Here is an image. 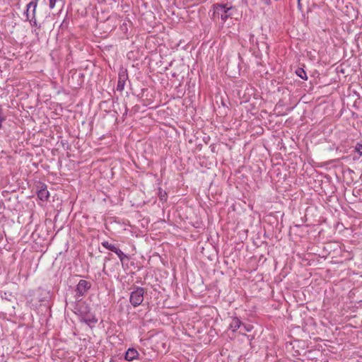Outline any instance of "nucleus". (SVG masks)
Here are the masks:
<instances>
[{
	"instance_id": "nucleus-1",
	"label": "nucleus",
	"mask_w": 362,
	"mask_h": 362,
	"mask_svg": "<svg viewBox=\"0 0 362 362\" xmlns=\"http://www.w3.org/2000/svg\"><path fill=\"white\" fill-rule=\"evenodd\" d=\"M232 8L227 4H214L213 8V13L211 18L214 21L221 18L223 23H225L228 18L230 16L228 11Z\"/></svg>"
},
{
	"instance_id": "nucleus-2",
	"label": "nucleus",
	"mask_w": 362,
	"mask_h": 362,
	"mask_svg": "<svg viewBox=\"0 0 362 362\" xmlns=\"http://www.w3.org/2000/svg\"><path fill=\"white\" fill-rule=\"evenodd\" d=\"M38 0H32L27 4V9L25 11L26 15V20L28 21L30 24L33 26L40 28V25H37V22L35 18V11L37 6Z\"/></svg>"
},
{
	"instance_id": "nucleus-3",
	"label": "nucleus",
	"mask_w": 362,
	"mask_h": 362,
	"mask_svg": "<svg viewBox=\"0 0 362 362\" xmlns=\"http://www.w3.org/2000/svg\"><path fill=\"white\" fill-rule=\"evenodd\" d=\"M146 293L145 288L142 287H136L130 294L129 301L134 307L140 305L144 301V295Z\"/></svg>"
},
{
	"instance_id": "nucleus-4",
	"label": "nucleus",
	"mask_w": 362,
	"mask_h": 362,
	"mask_svg": "<svg viewBox=\"0 0 362 362\" xmlns=\"http://www.w3.org/2000/svg\"><path fill=\"white\" fill-rule=\"evenodd\" d=\"M91 288V283L83 279H81L77 284L75 289V298L77 300H81Z\"/></svg>"
},
{
	"instance_id": "nucleus-5",
	"label": "nucleus",
	"mask_w": 362,
	"mask_h": 362,
	"mask_svg": "<svg viewBox=\"0 0 362 362\" xmlns=\"http://www.w3.org/2000/svg\"><path fill=\"white\" fill-rule=\"evenodd\" d=\"M37 195L42 201H47L49 197V192L47 190V185L44 183L40 182L37 186Z\"/></svg>"
},
{
	"instance_id": "nucleus-6",
	"label": "nucleus",
	"mask_w": 362,
	"mask_h": 362,
	"mask_svg": "<svg viewBox=\"0 0 362 362\" xmlns=\"http://www.w3.org/2000/svg\"><path fill=\"white\" fill-rule=\"evenodd\" d=\"M128 78L126 71H122L119 73L118 81L117 85V90L122 91L124 88L126 81Z\"/></svg>"
},
{
	"instance_id": "nucleus-7",
	"label": "nucleus",
	"mask_w": 362,
	"mask_h": 362,
	"mask_svg": "<svg viewBox=\"0 0 362 362\" xmlns=\"http://www.w3.org/2000/svg\"><path fill=\"white\" fill-rule=\"evenodd\" d=\"M139 356L138 351L134 348H129L125 353L124 358L128 361L136 359Z\"/></svg>"
},
{
	"instance_id": "nucleus-8",
	"label": "nucleus",
	"mask_w": 362,
	"mask_h": 362,
	"mask_svg": "<svg viewBox=\"0 0 362 362\" xmlns=\"http://www.w3.org/2000/svg\"><path fill=\"white\" fill-rule=\"evenodd\" d=\"M242 325L241 321L236 317L232 318L229 325V328L235 332L238 329L240 328Z\"/></svg>"
},
{
	"instance_id": "nucleus-9",
	"label": "nucleus",
	"mask_w": 362,
	"mask_h": 362,
	"mask_svg": "<svg viewBox=\"0 0 362 362\" xmlns=\"http://www.w3.org/2000/svg\"><path fill=\"white\" fill-rule=\"evenodd\" d=\"M101 245L105 248L115 253V251H117L119 248L115 245L109 243L108 241H103Z\"/></svg>"
},
{
	"instance_id": "nucleus-10",
	"label": "nucleus",
	"mask_w": 362,
	"mask_h": 362,
	"mask_svg": "<svg viewBox=\"0 0 362 362\" xmlns=\"http://www.w3.org/2000/svg\"><path fill=\"white\" fill-rule=\"evenodd\" d=\"M83 321L87 325L95 324L98 322V319L95 316L86 315L83 317Z\"/></svg>"
},
{
	"instance_id": "nucleus-11",
	"label": "nucleus",
	"mask_w": 362,
	"mask_h": 362,
	"mask_svg": "<svg viewBox=\"0 0 362 362\" xmlns=\"http://www.w3.org/2000/svg\"><path fill=\"white\" fill-rule=\"evenodd\" d=\"M296 74L303 80H307L308 76L305 70L302 68H298L296 71Z\"/></svg>"
},
{
	"instance_id": "nucleus-12",
	"label": "nucleus",
	"mask_w": 362,
	"mask_h": 362,
	"mask_svg": "<svg viewBox=\"0 0 362 362\" xmlns=\"http://www.w3.org/2000/svg\"><path fill=\"white\" fill-rule=\"evenodd\" d=\"M115 254L118 256L122 263H123L125 259L127 260L129 259V257L125 255L120 249H119L117 251H115Z\"/></svg>"
},
{
	"instance_id": "nucleus-13",
	"label": "nucleus",
	"mask_w": 362,
	"mask_h": 362,
	"mask_svg": "<svg viewBox=\"0 0 362 362\" xmlns=\"http://www.w3.org/2000/svg\"><path fill=\"white\" fill-rule=\"evenodd\" d=\"M249 37H249L250 43L252 45L256 46L257 47V49L259 50L260 49L258 41L255 39V35L253 34H250Z\"/></svg>"
},
{
	"instance_id": "nucleus-14",
	"label": "nucleus",
	"mask_w": 362,
	"mask_h": 362,
	"mask_svg": "<svg viewBox=\"0 0 362 362\" xmlns=\"http://www.w3.org/2000/svg\"><path fill=\"white\" fill-rule=\"evenodd\" d=\"M243 331L245 332H251L254 327L252 325H250V324H244V323H242V325H241V327H240Z\"/></svg>"
},
{
	"instance_id": "nucleus-15",
	"label": "nucleus",
	"mask_w": 362,
	"mask_h": 362,
	"mask_svg": "<svg viewBox=\"0 0 362 362\" xmlns=\"http://www.w3.org/2000/svg\"><path fill=\"white\" fill-rule=\"evenodd\" d=\"M6 120V116L4 114L3 109L0 106V129H2V122Z\"/></svg>"
},
{
	"instance_id": "nucleus-16",
	"label": "nucleus",
	"mask_w": 362,
	"mask_h": 362,
	"mask_svg": "<svg viewBox=\"0 0 362 362\" xmlns=\"http://www.w3.org/2000/svg\"><path fill=\"white\" fill-rule=\"evenodd\" d=\"M355 151L357 152L360 156H362V144L357 143L355 146Z\"/></svg>"
},
{
	"instance_id": "nucleus-17",
	"label": "nucleus",
	"mask_w": 362,
	"mask_h": 362,
	"mask_svg": "<svg viewBox=\"0 0 362 362\" xmlns=\"http://www.w3.org/2000/svg\"><path fill=\"white\" fill-rule=\"evenodd\" d=\"M160 200H161V201H163V200H165H165H166V197H167L166 193H165V192H164V193L163 194L161 192H160Z\"/></svg>"
},
{
	"instance_id": "nucleus-18",
	"label": "nucleus",
	"mask_w": 362,
	"mask_h": 362,
	"mask_svg": "<svg viewBox=\"0 0 362 362\" xmlns=\"http://www.w3.org/2000/svg\"><path fill=\"white\" fill-rule=\"evenodd\" d=\"M33 32L35 33V34L36 35H38V32L37 31V30H36V29H35V30H33Z\"/></svg>"
},
{
	"instance_id": "nucleus-19",
	"label": "nucleus",
	"mask_w": 362,
	"mask_h": 362,
	"mask_svg": "<svg viewBox=\"0 0 362 362\" xmlns=\"http://www.w3.org/2000/svg\"><path fill=\"white\" fill-rule=\"evenodd\" d=\"M33 14V8L30 10V15L31 16Z\"/></svg>"
},
{
	"instance_id": "nucleus-20",
	"label": "nucleus",
	"mask_w": 362,
	"mask_h": 362,
	"mask_svg": "<svg viewBox=\"0 0 362 362\" xmlns=\"http://www.w3.org/2000/svg\"><path fill=\"white\" fill-rule=\"evenodd\" d=\"M127 110H128V109H127V107H126V109H125V113H126V114H127Z\"/></svg>"
}]
</instances>
